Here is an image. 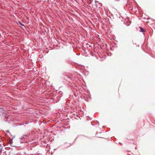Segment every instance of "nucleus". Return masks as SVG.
Here are the masks:
<instances>
[{
  "label": "nucleus",
  "mask_w": 155,
  "mask_h": 155,
  "mask_svg": "<svg viewBox=\"0 0 155 155\" xmlns=\"http://www.w3.org/2000/svg\"><path fill=\"white\" fill-rule=\"evenodd\" d=\"M19 23L22 26H24V25L23 24H22L21 22L19 21Z\"/></svg>",
  "instance_id": "nucleus-2"
},
{
  "label": "nucleus",
  "mask_w": 155,
  "mask_h": 155,
  "mask_svg": "<svg viewBox=\"0 0 155 155\" xmlns=\"http://www.w3.org/2000/svg\"><path fill=\"white\" fill-rule=\"evenodd\" d=\"M139 28L140 29L141 32H143L144 31V30L143 28H142L141 27H139Z\"/></svg>",
  "instance_id": "nucleus-1"
}]
</instances>
